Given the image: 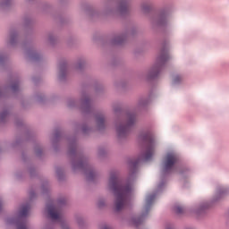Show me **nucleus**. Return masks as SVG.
<instances>
[{"instance_id":"1","label":"nucleus","mask_w":229,"mask_h":229,"mask_svg":"<svg viewBox=\"0 0 229 229\" xmlns=\"http://www.w3.org/2000/svg\"><path fill=\"white\" fill-rule=\"evenodd\" d=\"M140 140L146 144V149L137 159H131L129 163V177L128 182H124L119 179V172L112 170L109 172L106 189L108 192H112L114 196V207L115 212H121L128 205V198L131 193V180L137 174V167L140 162H149L157 153V146L158 140L155 137L153 131H148L140 135Z\"/></svg>"},{"instance_id":"2","label":"nucleus","mask_w":229,"mask_h":229,"mask_svg":"<svg viewBox=\"0 0 229 229\" xmlns=\"http://www.w3.org/2000/svg\"><path fill=\"white\" fill-rule=\"evenodd\" d=\"M65 203V198L59 199L55 204L50 202L46 207V213L52 221L61 225V229H71L69 221L64 216L62 209L60 208L61 207H64Z\"/></svg>"},{"instance_id":"3","label":"nucleus","mask_w":229,"mask_h":229,"mask_svg":"<svg viewBox=\"0 0 229 229\" xmlns=\"http://www.w3.org/2000/svg\"><path fill=\"white\" fill-rule=\"evenodd\" d=\"M30 216V203L21 204L13 216L6 219V225H15L16 229H30L26 217Z\"/></svg>"},{"instance_id":"4","label":"nucleus","mask_w":229,"mask_h":229,"mask_svg":"<svg viewBox=\"0 0 229 229\" xmlns=\"http://www.w3.org/2000/svg\"><path fill=\"white\" fill-rule=\"evenodd\" d=\"M72 169L73 171H82L88 180H94L98 172L94 169V166L89 164V161L83 157H78L72 160Z\"/></svg>"},{"instance_id":"5","label":"nucleus","mask_w":229,"mask_h":229,"mask_svg":"<svg viewBox=\"0 0 229 229\" xmlns=\"http://www.w3.org/2000/svg\"><path fill=\"white\" fill-rule=\"evenodd\" d=\"M135 114H128L124 120H117L115 123V130L119 139H124L130 131V126L135 124Z\"/></svg>"},{"instance_id":"6","label":"nucleus","mask_w":229,"mask_h":229,"mask_svg":"<svg viewBox=\"0 0 229 229\" xmlns=\"http://www.w3.org/2000/svg\"><path fill=\"white\" fill-rule=\"evenodd\" d=\"M176 162H178V154L174 150L166 152L161 164V174L165 176L173 173Z\"/></svg>"},{"instance_id":"7","label":"nucleus","mask_w":229,"mask_h":229,"mask_svg":"<svg viewBox=\"0 0 229 229\" xmlns=\"http://www.w3.org/2000/svg\"><path fill=\"white\" fill-rule=\"evenodd\" d=\"M156 198L157 195L155 194L147 195L141 215L140 216H132L131 218V225L133 226H140V225L144 223V219H146L148 214H149V210H151V207H153V203H155Z\"/></svg>"},{"instance_id":"8","label":"nucleus","mask_w":229,"mask_h":229,"mask_svg":"<svg viewBox=\"0 0 229 229\" xmlns=\"http://www.w3.org/2000/svg\"><path fill=\"white\" fill-rule=\"evenodd\" d=\"M165 62H167V59H160L159 61H157L149 70L148 73V78H149L150 80H155V78H158V76H160V72H162L165 65Z\"/></svg>"},{"instance_id":"9","label":"nucleus","mask_w":229,"mask_h":229,"mask_svg":"<svg viewBox=\"0 0 229 229\" xmlns=\"http://www.w3.org/2000/svg\"><path fill=\"white\" fill-rule=\"evenodd\" d=\"M80 104L84 112H89L92 108V98L88 93H82L80 99Z\"/></svg>"},{"instance_id":"10","label":"nucleus","mask_w":229,"mask_h":229,"mask_svg":"<svg viewBox=\"0 0 229 229\" xmlns=\"http://www.w3.org/2000/svg\"><path fill=\"white\" fill-rule=\"evenodd\" d=\"M229 193L228 186H218L215 191L213 196V201H219V199H223L226 194Z\"/></svg>"},{"instance_id":"11","label":"nucleus","mask_w":229,"mask_h":229,"mask_svg":"<svg viewBox=\"0 0 229 229\" xmlns=\"http://www.w3.org/2000/svg\"><path fill=\"white\" fill-rule=\"evenodd\" d=\"M95 123L97 130H105L106 128V117L104 114H98L95 116Z\"/></svg>"},{"instance_id":"12","label":"nucleus","mask_w":229,"mask_h":229,"mask_svg":"<svg viewBox=\"0 0 229 229\" xmlns=\"http://www.w3.org/2000/svg\"><path fill=\"white\" fill-rule=\"evenodd\" d=\"M65 76H67V64L61 63L58 65V78L59 80H64Z\"/></svg>"},{"instance_id":"13","label":"nucleus","mask_w":229,"mask_h":229,"mask_svg":"<svg viewBox=\"0 0 229 229\" xmlns=\"http://www.w3.org/2000/svg\"><path fill=\"white\" fill-rule=\"evenodd\" d=\"M205 208H207V205L201 204L199 206H196L195 208H193L192 212L194 214H201V212H203Z\"/></svg>"},{"instance_id":"14","label":"nucleus","mask_w":229,"mask_h":229,"mask_svg":"<svg viewBox=\"0 0 229 229\" xmlns=\"http://www.w3.org/2000/svg\"><path fill=\"white\" fill-rule=\"evenodd\" d=\"M183 81V77L182 75H175L173 78V83L174 85H178L179 83H182Z\"/></svg>"},{"instance_id":"15","label":"nucleus","mask_w":229,"mask_h":229,"mask_svg":"<svg viewBox=\"0 0 229 229\" xmlns=\"http://www.w3.org/2000/svg\"><path fill=\"white\" fill-rule=\"evenodd\" d=\"M174 210L176 214H183L185 209L182 208V205L177 204L174 207Z\"/></svg>"},{"instance_id":"16","label":"nucleus","mask_w":229,"mask_h":229,"mask_svg":"<svg viewBox=\"0 0 229 229\" xmlns=\"http://www.w3.org/2000/svg\"><path fill=\"white\" fill-rule=\"evenodd\" d=\"M97 207H98V208H103L104 207H106V200L105 199H99L97 201Z\"/></svg>"},{"instance_id":"17","label":"nucleus","mask_w":229,"mask_h":229,"mask_svg":"<svg viewBox=\"0 0 229 229\" xmlns=\"http://www.w3.org/2000/svg\"><path fill=\"white\" fill-rule=\"evenodd\" d=\"M123 41H124V37L118 36L114 38V40L113 41V44H123Z\"/></svg>"},{"instance_id":"18","label":"nucleus","mask_w":229,"mask_h":229,"mask_svg":"<svg viewBox=\"0 0 229 229\" xmlns=\"http://www.w3.org/2000/svg\"><path fill=\"white\" fill-rule=\"evenodd\" d=\"M8 117V111H4L2 114H0V122L4 121Z\"/></svg>"},{"instance_id":"19","label":"nucleus","mask_w":229,"mask_h":229,"mask_svg":"<svg viewBox=\"0 0 229 229\" xmlns=\"http://www.w3.org/2000/svg\"><path fill=\"white\" fill-rule=\"evenodd\" d=\"M75 149H76V142L71 143L69 147L70 153L71 154L74 153Z\"/></svg>"},{"instance_id":"20","label":"nucleus","mask_w":229,"mask_h":229,"mask_svg":"<svg viewBox=\"0 0 229 229\" xmlns=\"http://www.w3.org/2000/svg\"><path fill=\"white\" fill-rule=\"evenodd\" d=\"M41 229H55V226L52 223H47L43 225Z\"/></svg>"},{"instance_id":"21","label":"nucleus","mask_w":229,"mask_h":229,"mask_svg":"<svg viewBox=\"0 0 229 229\" xmlns=\"http://www.w3.org/2000/svg\"><path fill=\"white\" fill-rule=\"evenodd\" d=\"M146 105H148V99L143 98L140 100L139 106H146Z\"/></svg>"},{"instance_id":"22","label":"nucleus","mask_w":229,"mask_h":229,"mask_svg":"<svg viewBox=\"0 0 229 229\" xmlns=\"http://www.w3.org/2000/svg\"><path fill=\"white\" fill-rule=\"evenodd\" d=\"M13 92H17V90H19V84L18 83H14L12 87H11Z\"/></svg>"},{"instance_id":"23","label":"nucleus","mask_w":229,"mask_h":229,"mask_svg":"<svg viewBox=\"0 0 229 229\" xmlns=\"http://www.w3.org/2000/svg\"><path fill=\"white\" fill-rule=\"evenodd\" d=\"M74 105H76V100L71 99L68 101V106L72 107Z\"/></svg>"},{"instance_id":"24","label":"nucleus","mask_w":229,"mask_h":229,"mask_svg":"<svg viewBox=\"0 0 229 229\" xmlns=\"http://www.w3.org/2000/svg\"><path fill=\"white\" fill-rule=\"evenodd\" d=\"M165 185V182H161L157 185V191H162V188Z\"/></svg>"},{"instance_id":"25","label":"nucleus","mask_w":229,"mask_h":229,"mask_svg":"<svg viewBox=\"0 0 229 229\" xmlns=\"http://www.w3.org/2000/svg\"><path fill=\"white\" fill-rule=\"evenodd\" d=\"M165 229H174V227L171 225L165 226Z\"/></svg>"},{"instance_id":"26","label":"nucleus","mask_w":229,"mask_h":229,"mask_svg":"<svg viewBox=\"0 0 229 229\" xmlns=\"http://www.w3.org/2000/svg\"><path fill=\"white\" fill-rule=\"evenodd\" d=\"M3 210V200L0 199V211Z\"/></svg>"},{"instance_id":"27","label":"nucleus","mask_w":229,"mask_h":229,"mask_svg":"<svg viewBox=\"0 0 229 229\" xmlns=\"http://www.w3.org/2000/svg\"><path fill=\"white\" fill-rule=\"evenodd\" d=\"M102 229H112V227H110L109 225H104Z\"/></svg>"},{"instance_id":"28","label":"nucleus","mask_w":229,"mask_h":229,"mask_svg":"<svg viewBox=\"0 0 229 229\" xmlns=\"http://www.w3.org/2000/svg\"><path fill=\"white\" fill-rule=\"evenodd\" d=\"M42 189H43V191H49V187H47V186H43Z\"/></svg>"},{"instance_id":"29","label":"nucleus","mask_w":229,"mask_h":229,"mask_svg":"<svg viewBox=\"0 0 229 229\" xmlns=\"http://www.w3.org/2000/svg\"><path fill=\"white\" fill-rule=\"evenodd\" d=\"M82 131L84 132V133H87V127H82Z\"/></svg>"},{"instance_id":"30","label":"nucleus","mask_w":229,"mask_h":229,"mask_svg":"<svg viewBox=\"0 0 229 229\" xmlns=\"http://www.w3.org/2000/svg\"><path fill=\"white\" fill-rule=\"evenodd\" d=\"M31 58H38V55H32Z\"/></svg>"},{"instance_id":"31","label":"nucleus","mask_w":229,"mask_h":229,"mask_svg":"<svg viewBox=\"0 0 229 229\" xmlns=\"http://www.w3.org/2000/svg\"><path fill=\"white\" fill-rule=\"evenodd\" d=\"M142 10H146V7L144 5L142 6Z\"/></svg>"}]
</instances>
